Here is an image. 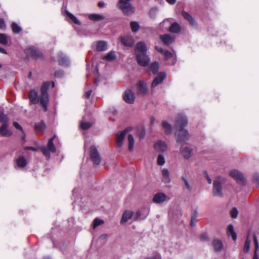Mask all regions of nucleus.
Segmentation results:
<instances>
[{
  "label": "nucleus",
  "mask_w": 259,
  "mask_h": 259,
  "mask_svg": "<svg viewBox=\"0 0 259 259\" xmlns=\"http://www.w3.org/2000/svg\"><path fill=\"white\" fill-rule=\"evenodd\" d=\"M50 85L49 82H45L41 87V94L39 98L38 97L37 92L35 90L30 91L28 95L29 99L31 103L36 104L40 103L43 107L44 111L47 110L48 104L49 103V95L48 90Z\"/></svg>",
  "instance_id": "obj_1"
},
{
  "label": "nucleus",
  "mask_w": 259,
  "mask_h": 259,
  "mask_svg": "<svg viewBox=\"0 0 259 259\" xmlns=\"http://www.w3.org/2000/svg\"><path fill=\"white\" fill-rule=\"evenodd\" d=\"M187 124L188 121L186 117L181 114L179 115L176 123L177 130L176 132V137L177 142L182 145L186 143L189 139L188 131L184 128Z\"/></svg>",
  "instance_id": "obj_2"
},
{
  "label": "nucleus",
  "mask_w": 259,
  "mask_h": 259,
  "mask_svg": "<svg viewBox=\"0 0 259 259\" xmlns=\"http://www.w3.org/2000/svg\"><path fill=\"white\" fill-rule=\"evenodd\" d=\"M147 48L144 42L139 41L135 46V54L137 63L142 67L147 66L150 58L147 55Z\"/></svg>",
  "instance_id": "obj_3"
},
{
  "label": "nucleus",
  "mask_w": 259,
  "mask_h": 259,
  "mask_svg": "<svg viewBox=\"0 0 259 259\" xmlns=\"http://www.w3.org/2000/svg\"><path fill=\"white\" fill-rule=\"evenodd\" d=\"M131 1L132 0H119V2L117 4L118 7L125 15H130L133 13L135 11V9L131 3Z\"/></svg>",
  "instance_id": "obj_4"
},
{
  "label": "nucleus",
  "mask_w": 259,
  "mask_h": 259,
  "mask_svg": "<svg viewBox=\"0 0 259 259\" xmlns=\"http://www.w3.org/2000/svg\"><path fill=\"white\" fill-rule=\"evenodd\" d=\"M55 137L56 136L54 135L52 138L49 140L47 147H41L40 148L41 152L47 160H49L50 158V152L55 153L56 151V147L53 143V140Z\"/></svg>",
  "instance_id": "obj_5"
},
{
  "label": "nucleus",
  "mask_w": 259,
  "mask_h": 259,
  "mask_svg": "<svg viewBox=\"0 0 259 259\" xmlns=\"http://www.w3.org/2000/svg\"><path fill=\"white\" fill-rule=\"evenodd\" d=\"M224 182V179L218 177L213 183L212 194L214 196L223 197L222 184Z\"/></svg>",
  "instance_id": "obj_6"
},
{
  "label": "nucleus",
  "mask_w": 259,
  "mask_h": 259,
  "mask_svg": "<svg viewBox=\"0 0 259 259\" xmlns=\"http://www.w3.org/2000/svg\"><path fill=\"white\" fill-rule=\"evenodd\" d=\"M25 52L28 57L33 59H38L42 58V54L34 47H31L26 49Z\"/></svg>",
  "instance_id": "obj_7"
},
{
  "label": "nucleus",
  "mask_w": 259,
  "mask_h": 259,
  "mask_svg": "<svg viewBox=\"0 0 259 259\" xmlns=\"http://www.w3.org/2000/svg\"><path fill=\"white\" fill-rule=\"evenodd\" d=\"M90 158L93 163L96 165H99L101 163V158L99 155L98 150L95 146H92L90 149Z\"/></svg>",
  "instance_id": "obj_8"
},
{
  "label": "nucleus",
  "mask_w": 259,
  "mask_h": 259,
  "mask_svg": "<svg viewBox=\"0 0 259 259\" xmlns=\"http://www.w3.org/2000/svg\"><path fill=\"white\" fill-rule=\"evenodd\" d=\"M230 175L238 184L241 185L245 184V178L239 171L235 169L232 170L230 171Z\"/></svg>",
  "instance_id": "obj_9"
},
{
  "label": "nucleus",
  "mask_w": 259,
  "mask_h": 259,
  "mask_svg": "<svg viewBox=\"0 0 259 259\" xmlns=\"http://www.w3.org/2000/svg\"><path fill=\"white\" fill-rule=\"evenodd\" d=\"M155 49L158 52L161 53L164 55L165 60H168L170 59H172L171 62L169 63V64L173 65L175 64L176 62V59L171 52L167 50H163L162 48L157 46L155 47Z\"/></svg>",
  "instance_id": "obj_10"
},
{
  "label": "nucleus",
  "mask_w": 259,
  "mask_h": 259,
  "mask_svg": "<svg viewBox=\"0 0 259 259\" xmlns=\"http://www.w3.org/2000/svg\"><path fill=\"white\" fill-rule=\"evenodd\" d=\"M180 153L186 159H189L193 154V149L188 146L182 147L180 149Z\"/></svg>",
  "instance_id": "obj_11"
},
{
  "label": "nucleus",
  "mask_w": 259,
  "mask_h": 259,
  "mask_svg": "<svg viewBox=\"0 0 259 259\" xmlns=\"http://www.w3.org/2000/svg\"><path fill=\"white\" fill-rule=\"evenodd\" d=\"M135 95L130 90L125 91L123 95V99L127 103L133 104L135 102Z\"/></svg>",
  "instance_id": "obj_12"
},
{
  "label": "nucleus",
  "mask_w": 259,
  "mask_h": 259,
  "mask_svg": "<svg viewBox=\"0 0 259 259\" xmlns=\"http://www.w3.org/2000/svg\"><path fill=\"white\" fill-rule=\"evenodd\" d=\"M58 61L59 64L63 67H68L70 65V61L68 57L62 53L58 54Z\"/></svg>",
  "instance_id": "obj_13"
},
{
  "label": "nucleus",
  "mask_w": 259,
  "mask_h": 259,
  "mask_svg": "<svg viewBox=\"0 0 259 259\" xmlns=\"http://www.w3.org/2000/svg\"><path fill=\"white\" fill-rule=\"evenodd\" d=\"M147 92V87L146 83L143 81H139L137 84V93L142 96Z\"/></svg>",
  "instance_id": "obj_14"
},
{
  "label": "nucleus",
  "mask_w": 259,
  "mask_h": 259,
  "mask_svg": "<svg viewBox=\"0 0 259 259\" xmlns=\"http://www.w3.org/2000/svg\"><path fill=\"white\" fill-rule=\"evenodd\" d=\"M149 213V209L144 208L140 210H139L137 212L135 219L137 220H144L145 219L147 216L148 215Z\"/></svg>",
  "instance_id": "obj_15"
},
{
  "label": "nucleus",
  "mask_w": 259,
  "mask_h": 259,
  "mask_svg": "<svg viewBox=\"0 0 259 259\" xmlns=\"http://www.w3.org/2000/svg\"><path fill=\"white\" fill-rule=\"evenodd\" d=\"M165 77V74L164 73L160 72L157 76L153 80L151 86L152 88L156 87L159 84H160Z\"/></svg>",
  "instance_id": "obj_16"
},
{
  "label": "nucleus",
  "mask_w": 259,
  "mask_h": 259,
  "mask_svg": "<svg viewBox=\"0 0 259 259\" xmlns=\"http://www.w3.org/2000/svg\"><path fill=\"white\" fill-rule=\"evenodd\" d=\"M166 196L162 193H158L154 195L153 201L156 203H161L166 200Z\"/></svg>",
  "instance_id": "obj_17"
},
{
  "label": "nucleus",
  "mask_w": 259,
  "mask_h": 259,
  "mask_svg": "<svg viewBox=\"0 0 259 259\" xmlns=\"http://www.w3.org/2000/svg\"><path fill=\"white\" fill-rule=\"evenodd\" d=\"M167 145L164 142L159 141L154 145V149L158 152H164L167 150Z\"/></svg>",
  "instance_id": "obj_18"
},
{
  "label": "nucleus",
  "mask_w": 259,
  "mask_h": 259,
  "mask_svg": "<svg viewBox=\"0 0 259 259\" xmlns=\"http://www.w3.org/2000/svg\"><path fill=\"white\" fill-rule=\"evenodd\" d=\"M160 38L161 41L166 45H168L171 44L174 40V38L172 37L170 34H163L160 35Z\"/></svg>",
  "instance_id": "obj_19"
},
{
  "label": "nucleus",
  "mask_w": 259,
  "mask_h": 259,
  "mask_svg": "<svg viewBox=\"0 0 259 259\" xmlns=\"http://www.w3.org/2000/svg\"><path fill=\"white\" fill-rule=\"evenodd\" d=\"M9 124H3L0 127V134L4 137H9L12 133L10 130L7 129Z\"/></svg>",
  "instance_id": "obj_20"
},
{
  "label": "nucleus",
  "mask_w": 259,
  "mask_h": 259,
  "mask_svg": "<svg viewBox=\"0 0 259 259\" xmlns=\"http://www.w3.org/2000/svg\"><path fill=\"white\" fill-rule=\"evenodd\" d=\"M162 181L165 183H169L170 182L169 172L167 168H163L161 171Z\"/></svg>",
  "instance_id": "obj_21"
},
{
  "label": "nucleus",
  "mask_w": 259,
  "mask_h": 259,
  "mask_svg": "<svg viewBox=\"0 0 259 259\" xmlns=\"http://www.w3.org/2000/svg\"><path fill=\"white\" fill-rule=\"evenodd\" d=\"M127 132V130H125L121 132L120 134L117 135L116 137V144L117 146H121L122 143V141L123 140L125 135Z\"/></svg>",
  "instance_id": "obj_22"
},
{
  "label": "nucleus",
  "mask_w": 259,
  "mask_h": 259,
  "mask_svg": "<svg viewBox=\"0 0 259 259\" xmlns=\"http://www.w3.org/2000/svg\"><path fill=\"white\" fill-rule=\"evenodd\" d=\"M227 233L228 236H231L234 241L237 239V235L234 230V227L232 225H229L227 228Z\"/></svg>",
  "instance_id": "obj_23"
},
{
  "label": "nucleus",
  "mask_w": 259,
  "mask_h": 259,
  "mask_svg": "<svg viewBox=\"0 0 259 259\" xmlns=\"http://www.w3.org/2000/svg\"><path fill=\"white\" fill-rule=\"evenodd\" d=\"M133 216V212L129 210H126L123 213L121 220L120 221V223L121 224L127 222L128 220H130Z\"/></svg>",
  "instance_id": "obj_24"
},
{
  "label": "nucleus",
  "mask_w": 259,
  "mask_h": 259,
  "mask_svg": "<svg viewBox=\"0 0 259 259\" xmlns=\"http://www.w3.org/2000/svg\"><path fill=\"white\" fill-rule=\"evenodd\" d=\"M182 15L183 17L187 20L190 25L194 26L196 25L195 21L191 15L186 12V11H183L182 12Z\"/></svg>",
  "instance_id": "obj_25"
},
{
  "label": "nucleus",
  "mask_w": 259,
  "mask_h": 259,
  "mask_svg": "<svg viewBox=\"0 0 259 259\" xmlns=\"http://www.w3.org/2000/svg\"><path fill=\"white\" fill-rule=\"evenodd\" d=\"M169 30L172 33H178L181 31V27L178 23L174 22L171 24Z\"/></svg>",
  "instance_id": "obj_26"
},
{
  "label": "nucleus",
  "mask_w": 259,
  "mask_h": 259,
  "mask_svg": "<svg viewBox=\"0 0 259 259\" xmlns=\"http://www.w3.org/2000/svg\"><path fill=\"white\" fill-rule=\"evenodd\" d=\"M120 40L121 42L126 46H132L134 44L133 38L128 36L121 37Z\"/></svg>",
  "instance_id": "obj_27"
},
{
  "label": "nucleus",
  "mask_w": 259,
  "mask_h": 259,
  "mask_svg": "<svg viewBox=\"0 0 259 259\" xmlns=\"http://www.w3.org/2000/svg\"><path fill=\"white\" fill-rule=\"evenodd\" d=\"M214 249L217 252H220L223 248V244L221 241L219 239H214L212 242Z\"/></svg>",
  "instance_id": "obj_28"
},
{
  "label": "nucleus",
  "mask_w": 259,
  "mask_h": 259,
  "mask_svg": "<svg viewBox=\"0 0 259 259\" xmlns=\"http://www.w3.org/2000/svg\"><path fill=\"white\" fill-rule=\"evenodd\" d=\"M96 49L98 51H104L107 49V44L106 41L100 40L96 43Z\"/></svg>",
  "instance_id": "obj_29"
},
{
  "label": "nucleus",
  "mask_w": 259,
  "mask_h": 259,
  "mask_svg": "<svg viewBox=\"0 0 259 259\" xmlns=\"http://www.w3.org/2000/svg\"><path fill=\"white\" fill-rule=\"evenodd\" d=\"M89 18L92 21H98L104 20L105 17L101 14H92L89 16Z\"/></svg>",
  "instance_id": "obj_30"
},
{
  "label": "nucleus",
  "mask_w": 259,
  "mask_h": 259,
  "mask_svg": "<svg viewBox=\"0 0 259 259\" xmlns=\"http://www.w3.org/2000/svg\"><path fill=\"white\" fill-rule=\"evenodd\" d=\"M253 239L254 243V252L253 259H259L257 253L258 249V244L257 237L255 234H254L253 236Z\"/></svg>",
  "instance_id": "obj_31"
},
{
  "label": "nucleus",
  "mask_w": 259,
  "mask_h": 259,
  "mask_svg": "<svg viewBox=\"0 0 259 259\" xmlns=\"http://www.w3.org/2000/svg\"><path fill=\"white\" fill-rule=\"evenodd\" d=\"M16 164L18 167H24L27 164V161L24 157L21 156L17 159Z\"/></svg>",
  "instance_id": "obj_32"
},
{
  "label": "nucleus",
  "mask_w": 259,
  "mask_h": 259,
  "mask_svg": "<svg viewBox=\"0 0 259 259\" xmlns=\"http://www.w3.org/2000/svg\"><path fill=\"white\" fill-rule=\"evenodd\" d=\"M149 68L153 73L155 74L159 70V64L157 62H154L150 64Z\"/></svg>",
  "instance_id": "obj_33"
},
{
  "label": "nucleus",
  "mask_w": 259,
  "mask_h": 259,
  "mask_svg": "<svg viewBox=\"0 0 259 259\" xmlns=\"http://www.w3.org/2000/svg\"><path fill=\"white\" fill-rule=\"evenodd\" d=\"M116 58V55L115 52L111 51L109 52L107 55L104 56L103 59L104 60H107L108 61H113Z\"/></svg>",
  "instance_id": "obj_34"
},
{
  "label": "nucleus",
  "mask_w": 259,
  "mask_h": 259,
  "mask_svg": "<svg viewBox=\"0 0 259 259\" xmlns=\"http://www.w3.org/2000/svg\"><path fill=\"white\" fill-rule=\"evenodd\" d=\"M128 149L130 151H133L135 141L133 136L131 134L128 135Z\"/></svg>",
  "instance_id": "obj_35"
},
{
  "label": "nucleus",
  "mask_w": 259,
  "mask_h": 259,
  "mask_svg": "<svg viewBox=\"0 0 259 259\" xmlns=\"http://www.w3.org/2000/svg\"><path fill=\"white\" fill-rule=\"evenodd\" d=\"M8 42V37L5 33H0V44L3 45H6Z\"/></svg>",
  "instance_id": "obj_36"
},
{
  "label": "nucleus",
  "mask_w": 259,
  "mask_h": 259,
  "mask_svg": "<svg viewBox=\"0 0 259 259\" xmlns=\"http://www.w3.org/2000/svg\"><path fill=\"white\" fill-rule=\"evenodd\" d=\"M66 14L68 16V17L69 18V19L73 22L75 24L77 25H80V21L77 19V18L72 14L71 13L66 11Z\"/></svg>",
  "instance_id": "obj_37"
},
{
  "label": "nucleus",
  "mask_w": 259,
  "mask_h": 259,
  "mask_svg": "<svg viewBox=\"0 0 259 259\" xmlns=\"http://www.w3.org/2000/svg\"><path fill=\"white\" fill-rule=\"evenodd\" d=\"M163 128L165 134H169L171 132V126L167 122L164 121L162 123Z\"/></svg>",
  "instance_id": "obj_38"
},
{
  "label": "nucleus",
  "mask_w": 259,
  "mask_h": 259,
  "mask_svg": "<svg viewBox=\"0 0 259 259\" xmlns=\"http://www.w3.org/2000/svg\"><path fill=\"white\" fill-rule=\"evenodd\" d=\"M9 119L8 116L3 113H0V122L9 124Z\"/></svg>",
  "instance_id": "obj_39"
},
{
  "label": "nucleus",
  "mask_w": 259,
  "mask_h": 259,
  "mask_svg": "<svg viewBox=\"0 0 259 259\" xmlns=\"http://www.w3.org/2000/svg\"><path fill=\"white\" fill-rule=\"evenodd\" d=\"M35 128L38 131H42L45 128V124L41 121L35 124Z\"/></svg>",
  "instance_id": "obj_40"
},
{
  "label": "nucleus",
  "mask_w": 259,
  "mask_h": 259,
  "mask_svg": "<svg viewBox=\"0 0 259 259\" xmlns=\"http://www.w3.org/2000/svg\"><path fill=\"white\" fill-rule=\"evenodd\" d=\"M11 27L13 31L15 33H19L22 30L21 28L17 23L15 22L12 23Z\"/></svg>",
  "instance_id": "obj_41"
},
{
  "label": "nucleus",
  "mask_w": 259,
  "mask_h": 259,
  "mask_svg": "<svg viewBox=\"0 0 259 259\" xmlns=\"http://www.w3.org/2000/svg\"><path fill=\"white\" fill-rule=\"evenodd\" d=\"M165 162V160L164 156L161 154L158 155L157 159V164L162 166L164 164Z\"/></svg>",
  "instance_id": "obj_42"
},
{
  "label": "nucleus",
  "mask_w": 259,
  "mask_h": 259,
  "mask_svg": "<svg viewBox=\"0 0 259 259\" xmlns=\"http://www.w3.org/2000/svg\"><path fill=\"white\" fill-rule=\"evenodd\" d=\"M131 26L132 30L133 32H136L139 29V24L136 22H132L131 23Z\"/></svg>",
  "instance_id": "obj_43"
},
{
  "label": "nucleus",
  "mask_w": 259,
  "mask_h": 259,
  "mask_svg": "<svg viewBox=\"0 0 259 259\" xmlns=\"http://www.w3.org/2000/svg\"><path fill=\"white\" fill-rule=\"evenodd\" d=\"M92 126V124L89 122H82L80 124L81 128L84 130L89 129Z\"/></svg>",
  "instance_id": "obj_44"
},
{
  "label": "nucleus",
  "mask_w": 259,
  "mask_h": 259,
  "mask_svg": "<svg viewBox=\"0 0 259 259\" xmlns=\"http://www.w3.org/2000/svg\"><path fill=\"white\" fill-rule=\"evenodd\" d=\"M250 240H249L247 237L245 241V244L244 245V247H243V251L245 253H246L249 251V248H250Z\"/></svg>",
  "instance_id": "obj_45"
},
{
  "label": "nucleus",
  "mask_w": 259,
  "mask_h": 259,
  "mask_svg": "<svg viewBox=\"0 0 259 259\" xmlns=\"http://www.w3.org/2000/svg\"><path fill=\"white\" fill-rule=\"evenodd\" d=\"M104 223V221L99 218H96L94 221L93 229H95L97 226Z\"/></svg>",
  "instance_id": "obj_46"
},
{
  "label": "nucleus",
  "mask_w": 259,
  "mask_h": 259,
  "mask_svg": "<svg viewBox=\"0 0 259 259\" xmlns=\"http://www.w3.org/2000/svg\"><path fill=\"white\" fill-rule=\"evenodd\" d=\"M182 180L184 181V183L185 184V188L189 191H191L192 189V186L189 184L188 181L187 180V179L185 177L182 178Z\"/></svg>",
  "instance_id": "obj_47"
},
{
  "label": "nucleus",
  "mask_w": 259,
  "mask_h": 259,
  "mask_svg": "<svg viewBox=\"0 0 259 259\" xmlns=\"http://www.w3.org/2000/svg\"><path fill=\"white\" fill-rule=\"evenodd\" d=\"M238 210L236 207L233 208L230 211V214L232 218H236L238 215Z\"/></svg>",
  "instance_id": "obj_48"
},
{
  "label": "nucleus",
  "mask_w": 259,
  "mask_h": 259,
  "mask_svg": "<svg viewBox=\"0 0 259 259\" xmlns=\"http://www.w3.org/2000/svg\"><path fill=\"white\" fill-rule=\"evenodd\" d=\"M200 239L202 241H206L209 240V237L206 233H203L200 236Z\"/></svg>",
  "instance_id": "obj_49"
},
{
  "label": "nucleus",
  "mask_w": 259,
  "mask_h": 259,
  "mask_svg": "<svg viewBox=\"0 0 259 259\" xmlns=\"http://www.w3.org/2000/svg\"><path fill=\"white\" fill-rule=\"evenodd\" d=\"M6 28L5 22L3 19L0 18V29L5 30Z\"/></svg>",
  "instance_id": "obj_50"
},
{
  "label": "nucleus",
  "mask_w": 259,
  "mask_h": 259,
  "mask_svg": "<svg viewBox=\"0 0 259 259\" xmlns=\"http://www.w3.org/2000/svg\"><path fill=\"white\" fill-rule=\"evenodd\" d=\"M64 73L61 70H58L55 72V76L57 77H61L63 76Z\"/></svg>",
  "instance_id": "obj_51"
},
{
  "label": "nucleus",
  "mask_w": 259,
  "mask_h": 259,
  "mask_svg": "<svg viewBox=\"0 0 259 259\" xmlns=\"http://www.w3.org/2000/svg\"><path fill=\"white\" fill-rule=\"evenodd\" d=\"M204 177L207 179V182L209 184H211L212 183V180L209 177L208 174H207V171H205L204 172Z\"/></svg>",
  "instance_id": "obj_52"
},
{
  "label": "nucleus",
  "mask_w": 259,
  "mask_h": 259,
  "mask_svg": "<svg viewBox=\"0 0 259 259\" xmlns=\"http://www.w3.org/2000/svg\"><path fill=\"white\" fill-rule=\"evenodd\" d=\"M13 126L17 129L19 130H22L21 126L17 122L15 121L13 123Z\"/></svg>",
  "instance_id": "obj_53"
},
{
  "label": "nucleus",
  "mask_w": 259,
  "mask_h": 259,
  "mask_svg": "<svg viewBox=\"0 0 259 259\" xmlns=\"http://www.w3.org/2000/svg\"><path fill=\"white\" fill-rule=\"evenodd\" d=\"M145 259H161V256L159 253H155L152 257H147Z\"/></svg>",
  "instance_id": "obj_54"
},
{
  "label": "nucleus",
  "mask_w": 259,
  "mask_h": 259,
  "mask_svg": "<svg viewBox=\"0 0 259 259\" xmlns=\"http://www.w3.org/2000/svg\"><path fill=\"white\" fill-rule=\"evenodd\" d=\"M145 134H146V133H145V130H141V131L140 132V133L139 134L140 140H142V139L144 138V137L145 136Z\"/></svg>",
  "instance_id": "obj_55"
},
{
  "label": "nucleus",
  "mask_w": 259,
  "mask_h": 259,
  "mask_svg": "<svg viewBox=\"0 0 259 259\" xmlns=\"http://www.w3.org/2000/svg\"><path fill=\"white\" fill-rule=\"evenodd\" d=\"M92 93V90H89L85 92L84 96L86 98H89L90 97Z\"/></svg>",
  "instance_id": "obj_56"
},
{
  "label": "nucleus",
  "mask_w": 259,
  "mask_h": 259,
  "mask_svg": "<svg viewBox=\"0 0 259 259\" xmlns=\"http://www.w3.org/2000/svg\"><path fill=\"white\" fill-rule=\"evenodd\" d=\"M166 22H168L169 23H171V20L170 19H165L164 20H163V21L162 22H161L160 23V25L161 26H163L164 25V23H166Z\"/></svg>",
  "instance_id": "obj_57"
},
{
  "label": "nucleus",
  "mask_w": 259,
  "mask_h": 259,
  "mask_svg": "<svg viewBox=\"0 0 259 259\" xmlns=\"http://www.w3.org/2000/svg\"><path fill=\"white\" fill-rule=\"evenodd\" d=\"M98 5L100 8H103L105 6V4L103 2H100L98 3Z\"/></svg>",
  "instance_id": "obj_58"
},
{
  "label": "nucleus",
  "mask_w": 259,
  "mask_h": 259,
  "mask_svg": "<svg viewBox=\"0 0 259 259\" xmlns=\"http://www.w3.org/2000/svg\"><path fill=\"white\" fill-rule=\"evenodd\" d=\"M255 182L259 185V176H255L254 177Z\"/></svg>",
  "instance_id": "obj_59"
},
{
  "label": "nucleus",
  "mask_w": 259,
  "mask_h": 259,
  "mask_svg": "<svg viewBox=\"0 0 259 259\" xmlns=\"http://www.w3.org/2000/svg\"><path fill=\"white\" fill-rule=\"evenodd\" d=\"M0 53L7 54V52L5 49L0 47Z\"/></svg>",
  "instance_id": "obj_60"
},
{
  "label": "nucleus",
  "mask_w": 259,
  "mask_h": 259,
  "mask_svg": "<svg viewBox=\"0 0 259 259\" xmlns=\"http://www.w3.org/2000/svg\"><path fill=\"white\" fill-rule=\"evenodd\" d=\"M167 3L173 5L176 3V0H166Z\"/></svg>",
  "instance_id": "obj_61"
},
{
  "label": "nucleus",
  "mask_w": 259,
  "mask_h": 259,
  "mask_svg": "<svg viewBox=\"0 0 259 259\" xmlns=\"http://www.w3.org/2000/svg\"><path fill=\"white\" fill-rule=\"evenodd\" d=\"M25 149L31 150L33 151L36 150L35 148L33 147H26L25 148Z\"/></svg>",
  "instance_id": "obj_62"
},
{
  "label": "nucleus",
  "mask_w": 259,
  "mask_h": 259,
  "mask_svg": "<svg viewBox=\"0 0 259 259\" xmlns=\"http://www.w3.org/2000/svg\"><path fill=\"white\" fill-rule=\"evenodd\" d=\"M55 87V83L54 82H52V87L54 88Z\"/></svg>",
  "instance_id": "obj_63"
},
{
  "label": "nucleus",
  "mask_w": 259,
  "mask_h": 259,
  "mask_svg": "<svg viewBox=\"0 0 259 259\" xmlns=\"http://www.w3.org/2000/svg\"><path fill=\"white\" fill-rule=\"evenodd\" d=\"M44 259H51L49 257H46Z\"/></svg>",
  "instance_id": "obj_64"
}]
</instances>
